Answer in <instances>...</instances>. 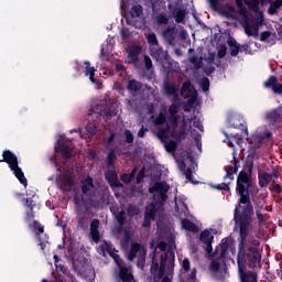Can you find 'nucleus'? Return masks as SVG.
I'll list each match as a JSON object with an SVG mask.
<instances>
[{"instance_id": "1", "label": "nucleus", "mask_w": 282, "mask_h": 282, "mask_svg": "<svg viewBox=\"0 0 282 282\" xmlns=\"http://www.w3.org/2000/svg\"><path fill=\"white\" fill-rule=\"evenodd\" d=\"M153 250V261L160 254L161 267L159 274L154 276V282H173L175 272V235L173 229H163L159 231L156 239H153L150 245Z\"/></svg>"}, {"instance_id": "60", "label": "nucleus", "mask_w": 282, "mask_h": 282, "mask_svg": "<svg viewBox=\"0 0 282 282\" xmlns=\"http://www.w3.org/2000/svg\"><path fill=\"white\" fill-rule=\"evenodd\" d=\"M100 87H101V85L99 84V85L97 86V89H100Z\"/></svg>"}, {"instance_id": "18", "label": "nucleus", "mask_w": 282, "mask_h": 282, "mask_svg": "<svg viewBox=\"0 0 282 282\" xmlns=\"http://www.w3.org/2000/svg\"><path fill=\"white\" fill-rule=\"evenodd\" d=\"M182 228H184V230H188L189 232H197V226L187 219L182 220Z\"/></svg>"}, {"instance_id": "14", "label": "nucleus", "mask_w": 282, "mask_h": 282, "mask_svg": "<svg viewBox=\"0 0 282 282\" xmlns=\"http://www.w3.org/2000/svg\"><path fill=\"white\" fill-rule=\"evenodd\" d=\"M155 216V204H151L145 208V220L143 226L149 227L151 219Z\"/></svg>"}, {"instance_id": "7", "label": "nucleus", "mask_w": 282, "mask_h": 282, "mask_svg": "<svg viewBox=\"0 0 282 282\" xmlns=\"http://www.w3.org/2000/svg\"><path fill=\"white\" fill-rule=\"evenodd\" d=\"M169 184L156 183L154 187H150V193L154 195V199L159 202H164L166 199V193H169Z\"/></svg>"}, {"instance_id": "17", "label": "nucleus", "mask_w": 282, "mask_h": 282, "mask_svg": "<svg viewBox=\"0 0 282 282\" xmlns=\"http://www.w3.org/2000/svg\"><path fill=\"white\" fill-rule=\"evenodd\" d=\"M85 65H86L85 76H89L90 83L96 84V79H94V76L96 74V68L91 67V64H89V62H85Z\"/></svg>"}, {"instance_id": "57", "label": "nucleus", "mask_w": 282, "mask_h": 282, "mask_svg": "<svg viewBox=\"0 0 282 282\" xmlns=\"http://www.w3.org/2000/svg\"><path fill=\"white\" fill-rule=\"evenodd\" d=\"M189 61L191 63H195V57H192Z\"/></svg>"}, {"instance_id": "51", "label": "nucleus", "mask_w": 282, "mask_h": 282, "mask_svg": "<svg viewBox=\"0 0 282 282\" xmlns=\"http://www.w3.org/2000/svg\"><path fill=\"white\" fill-rule=\"evenodd\" d=\"M257 217L259 221H263V215H261V213L257 212Z\"/></svg>"}, {"instance_id": "49", "label": "nucleus", "mask_w": 282, "mask_h": 282, "mask_svg": "<svg viewBox=\"0 0 282 282\" xmlns=\"http://www.w3.org/2000/svg\"><path fill=\"white\" fill-rule=\"evenodd\" d=\"M242 138H245V140H248V128L243 130Z\"/></svg>"}, {"instance_id": "13", "label": "nucleus", "mask_w": 282, "mask_h": 282, "mask_svg": "<svg viewBox=\"0 0 282 282\" xmlns=\"http://www.w3.org/2000/svg\"><path fill=\"white\" fill-rule=\"evenodd\" d=\"M264 87H272L274 94H282V85L278 84V79L271 76L268 82L264 83Z\"/></svg>"}, {"instance_id": "33", "label": "nucleus", "mask_w": 282, "mask_h": 282, "mask_svg": "<svg viewBox=\"0 0 282 282\" xmlns=\"http://www.w3.org/2000/svg\"><path fill=\"white\" fill-rule=\"evenodd\" d=\"M251 144H253L254 147H261V138L258 135L253 137Z\"/></svg>"}, {"instance_id": "42", "label": "nucleus", "mask_w": 282, "mask_h": 282, "mask_svg": "<svg viewBox=\"0 0 282 282\" xmlns=\"http://www.w3.org/2000/svg\"><path fill=\"white\" fill-rule=\"evenodd\" d=\"M256 21H257L258 25H261L263 23V12L258 13V18Z\"/></svg>"}, {"instance_id": "54", "label": "nucleus", "mask_w": 282, "mask_h": 282, "mask_svg": "<svg viewBox=\"0 0 282 282\" xmlns=\"http://www.w3.org/2000/svg\"><path fill=\"white\" fill-rule=\"evenodd\" d=\"M270 135H272L270 132H265V134L261 135V138H270Z\"/></svg>"}, {"instance_id": "9", "label": "nucleus", "mask_w": 282, "mask_h": 282, "mask_svg": "<svg viewBox=\"0 0 282 282\" xmlns=\"http://www.w3.org/2000/svg\"><path fill=\"white\" fill-rule=\"evenodd\" d=\"M253 248H248L247 259L251 261L253 265H259L261 263V253H259V249H257L259 242H256Z\"/></svg>"}, {"instance_id": "10", "label": "nucleus", "mask_w": 282, "mask_h": 282, "mask_svg": "<svg viewBox=\"0 0 282 282\" xmlns=\"http://www.w3.org/2000/svg\"><path fill=\"white\" fill-rule=\"evenodd\" d=\"M236 3L240 9V12H243V3L245 6L257 10L259 6H265V0H253L252 2H250V0H236Z\"/></svg>"}, {"instance_id": "30", "label": "nucleus", "mask_w": 282, "mask_h": 282, "mask_svg": "<svg viewBox=\"0 0 282 282\" xmlns=\"http://www.w3.org/2000/svg\"><path fill=\"white\" fill-rule=\"evenodd\" d=\"M156 21L161 25H166V23H169V19H166V15H164V14L159 15Z\"/></svg>"}, {"instance_id": "36", "label": "nucleus", "mask_w": 282, "mask_h": 282, "mask_svg": "<svg viewBox=\"0 0 282 282\" xmlns=\"http://www.w3.org/2000/svg\"><path fill=\"white\" fill-rule=\"evenodd\" d=\"M131 177H132L131 174L121 175V180H122V182H124V184H129V182H131Z\"/></svg>"}, {"instance_id": "52", "label": "nucleus", "mask_w": 282, "mask_h": 282, "mask_svg": "<svg viewBox=\"0 0 282 282\" xmlns=\"http://www.w3.org/2000/svg\"><path fill=\"white\" fill-rule=\"evenodd\" d=\"M165 91H166V94H175V91H171V88H170V87H166V88H165Z\"/></svg>"}, {"instance_id": "40", "label": "nucleus", "mask_w": 282, "mask_h": 282, "mask_svg": "<svg viewBox=\"0 0 282 282\" xmlns=\"http://www.w3.org/2000/svg\"><path fill=\"white\" fill-rule=\"evenodd\" d=\"M209 270H212L213 272H217V270H219V263L212 262L209 265Z\"/></svg>"}, {"instance_id": "21", "label": "nucleus", "mask_w": 282, "mask_h": 282, "mask_svg": "<svg viewBox=\"0 0 282 282\" xmlns=\"http://www.w3.org/2000/svg\"><path fill=\"white\" fill-rule=\"evenodd\" d=\"M83 193H87V191H91L94 188V180L91 177H87L85 182H83Z\"/></svg>"}, {"instance_id": "53", "label": "nucleus", "mask_w": 282, "mask_h": 282, "mask_svg": "<svg viewBox=\"0 0 282 282\" xmlns=\"http://www.w3.org/2000/svg\"><path fill=\"white\" fill-rule=\"evenodd\" d=\"M64 158H72V153L63 152Z\"/></svg>"}, {"instance_id": "11", "label": "nucleus", "mask_w": 282, "mask_h": 282, "mask_svg": "<svg viewBox=\"0 0 282 282\" xmlns=\"http://www.w3.org/2000/svg\"><path fill=\"white\" fill-rule=\"evenodd\" d=\"M142 52V47L140 46H131L128 51V57L126 63H135L138 61V54Z\"/></svg>"}, {"instance_id": "58", "label": "nucleus", "mask_w": 282, "mask_h": 282, "mask_svg": "<svg viewBox=\"0 0 282 282\" xmlns=\"http://www.w3.org/2000/svg\"><path fill=\"white\" fill-rule=\"evenodd\" d=\"M88 135H94V131H91V132H88Z\"/></svg>"}, {"instance_id": "56", "label": "nucleus", "mask_w": 282, "mask_h": 282, "mask_svg": "<svg viewBox=\"0 0 282 282\" xmlns=\"http://www.w3.org/2000/svg\"><path fill=\"white\" fill-rule=\"evenodd\" d=\"M142 177H143L142 173H140L139 176H138V182H140V178H142Z\"/></svg>"}, {"instance_id": "5", "label": "nucleus", "mask_w": 282, "mask_h": 282, "mask_svg": "<svg viewBox=\"0 0 282 282\" xmlns=\"http://www.w3.org/2000/svg\"><path fill=\"white\" fill-rule=\"evenodd\" d=\"M2 158L3 160H0V162H7L19 182L22 183L23 186H28V178H25L23 171L19 167V159H17V155L12 154L10 150H7L3 152Z\"/></svg>"}, {"instance_id": "20", "label": "nucleus", "mask_w": 282, "mask_h": 282, "mask_svg": "<svg viewBox=\"0 0 282 282\" xmlns=\"http://www.w3.org/2000/svg\"><path fill=\"white\" fill-rule=\"evenodd\" d=\"M131 19H140L142 17V6H134L130 10Z\"/></svg>"}, {"instance_id": "44", "label": "nucleus", "mask_w": 282, "mask_h": 282, "mask_svg": "<svg viewBox=\"0 0 282 282\" xmlns=\"http://www.w3.org/2000/svg\"><path fill=\"white\" fill-rule=\"evenodd\" d=\"M170 113L173 116L174 113H177V105H172L170 107Z\"/></svg>"}, {"instance_id": "39", "label": "nucleus", "mask_w": 282, "mask_h": 282, "mask_svg": "<svg viewBox=\"0 0 282 282\" xmlns=\"http://www.w3.org/2000/svg\"><path fill=\"white\" fill-rule=\"evenodd\" d=\"M115 160H116V154L113 153V151H111L108 154V164H113Z\"/></svg>"}, {"instance_id": "55", "label": "nucleus", "mask_w": 282, "mask_h": 282, "mask_svg": "<svg viewBox=\"0 0 282 282\" xmlns=\"http://www.w3.org/2000/svg\"><path fill=\"white\" fill-rule=\"evenodd\" d=\"M193 170L195 171V169H197V164L192 163Z\"/></svg>"}, {"instance_id": "59", "label": "nucleus", "mask_w": 282, "mask_h": 282, "mask_svg": "<svg viewBox=\"0 0 282 282\" xmlns=\"http://www.w3.org/2000/svg\"><path fill=\"white\" fill-rule=\"evenodd\" d=\"M197 147H198V149H202V144L200 143H197Z\"/></svg>"}, {"instance_id": "26", "label": "nucleus", "mask_w": 282, "mask_h": 282, "mask_svg": "<svg viewBox=\"0 0 282 282\" xmlns=\"http://www.w3.org/2000/svg\"><path fill=\"white\" fill-rule=\"evenodd\" d=\"M90 237L95 243H98L100 241V232L98 230H90Z\"/></svg>"}, {"instance_id": "25", "label": "nucleus", "mask_w": 282, "mask_h": 282, "mask_svg": "<svg viewBox=\"0 0 282 282\" xmlns=\"http://www.w3.org/2000/svg\"><path fill=\"white\" fill-rule=\"evenodd\" d=\"M147 39H148V43H150V45H158V37L155 36L154 33L148 34Z\"/></svg>"}, {"instance_id": "4", "label": "nucleus", "mask_w": 282, "mask_h": 282, "mask_svg": "<svg viewBox=\"0 0 282 282\" xmlns=\"http://www.w3.org/2000/svg\"><path fill=\"white\" fill-rule=\"evenodd\" d=\"M246 261V228L240 225V243L238 252V272L242 282H257V273H245L243 263Z\"/></svg>"}, {"instance_id": "28", "label": "nucleus", "mask_w": 282, "mask_h": 282, "mask_svg": "<svg viewBox=\"0 0 282 282\" xmlns=\"http://www.w3.org/2000/svg\"><path fill=\"white\" fill-rule=\"evenodd\" d=\"M200 87H202L203 91H208V87H210V82L208 80V78H204L202 80Z\"/></svg>"}, {"instance_id": "3", "label": "nucleus", "mask_w": 282, "mask_h": 282, "mask_svg": "<svg viewBox=\"0 0 282 282\" xmlns=\"http://www.w3.org/2000/svg\"><path fill=\"white\" fill-rule=\"evenodd\" d=\"M246 184H248V175L240 173L237 181V193L240 195V204L236 206L235 209V220L239 221V214L241 213L240 219L243 221H250L252 215H254V209L252 205H250V200L248 199V195H246Z\"/></svg>"}, {"instance_id": "24", "label": "nucleus", "mask_w": 282, "mask_h": 282, "mask_svg": "<svg viewBox=\"0 0 282 282\" xmlns=\"http://www.w3.org/2000/svg\"><path fill=\"white\" fill-rule=\"evenodd\" d=\"M128 89L130 91H138L140 89V84L135 80H130V83L128 85Z\"/></svg>"}, {"instance_id": "37", "label": "nucleus", "mask_w": 282, "mask_h": 282, "mask_svg": "<svg viewBox=\"0 0 282 282\" xmlns=\"http://www.w3.org/2000/svg\"><path fill=\"white\" fill-rule=\"evenodd\" d=\"M126 140L128 143L133 142V134L129 130L126 131Z\"/></svg>"}, {"instance_id": "2", "label": "nucleus", "mask_w": 282, "mask_h": 282, "mask_svg": "<svg viewBox=\"0 0 282 282\" xmlns=\"http://www.w3.org/2000/svg\"><path fill=\"white\" fill-rule=\"evenodd\" d=\"M155 124L158 129V138L164 142V148L167 153H175V149H177V143H175V141H169L171 138H173V140H184L188 133L189 135H193V131H195V129H198V131H204V126H202V122L197 118H184L177 133L175 132V127H177V123L169 126L166 122V115L161 113L158 117Z\"/></svg>"}, {"instance_id": "41", "label": "nucleus", "mask_w": 282, "mask_h": 282, "mask_svg": "<svg viewBox=\"0 0 282 282\" xmlns=\"http://www.w3.org/2000/svg\"><path fill=\"white\" fill-rule=\"evenodd\" d=\"M176 163L181 171H184V169H186V163H184L183 160H177Z\"/></svg>"}, {"instance_id": "19", "label": "nucleus", "mask_w": 282, "mask_h": 282, "mask_svg": "<svg viewBox=\"0 0 282 282\" xmlns=\"http://www.w3.org/2000/svg\"><path fill=\"white\" fill-rule=\"evenodd\" d=\"M213 232L209 230H205L200 234V241H203V243H213Z\"/></svg>"}, {"instance_id": "46", "label": "nucleus", "mask_w": 282, "mask_h": 282, "mask_svg": "<svg viewBox=\"0 0 282 282\" xmlns=\"http://www.w3.org/2000/svg\"><path fill=\"white\" fill-rule=\"evenodd\" d=\"M47 243H48L47 241H41V240H40L41 249H42V250H45V248H47Z\"/></svg>"}, {"instance_id": "31", "label": "nucleus", "mask_w": 282, "mask_h": 282, "mask_svg": "<svg viewBox=\"0 0 282 282\" xmlns=\"http://www.w3.org/2000/svg\"><path fill=\"white\" fill-rule=\"evenodd\" d=\"M185 12L184 11H180L177 14H176V23H182V21H184V17H185Z\"/></svg>"}, {"instance_id": "47", "label": "nucleus", "mask_w": 282, "mask_h": 282, "mask_svg": "<svg viewBox=\"0 0 282 282\" xmlns=\"http://www.w3.org/2000/svg\"><path fill=\"white\" fill-rule=\"evenodd\" d=\"M144 128H141L138 132L139 138H144Z\"/></svg>"}, {"instance_id": "48", "label": "nucleus", "mask_w": 282, "mask_h": 282, "mask_svg": "<svg viewBox=\"0 0 282 282\" xmlns=\"http://www.w3.org/2000/svg\"><path fill=\"white\" fill-rule=\"evenodd\" d=\"M212 243H213V242L206 243V246H207V252H208V253L213 252V245H212Z\"/></svg>"}, {"instance_id": "8", "label": "nucleus", "mask_w": 282, "mask_h": 282, "mask_svg": "<svg viewBox=\"0 0 282 282\" xmlns=\"http://www.w3.org/2000/svg\"><path fill=\"white\" fill-rule=\"evenodd\" d=\"M106 180L109 182L116 195H118V191H123L122 184L118 182V174H116V172H107Z\"/></svg>"}, {"instance_id": "38", "label": "nucleus", "mask_w": 282, "mask_h": 282, "mask_svg": "<svg viewBox=\"0 0 282 282\" xmlns=\"http://www.w3.org/2000/svg\"><path fill=\"white\" fill-rule=\"evenodd\" d=\"M117 220L119 223L120 226H122V224H124V212H121L118 216H117Z\"/></svg>"}, {"instance_id": "22", "label": "nucleus", "mask_w": 282, "mask_h": 282, "mask_svg": "<svg viewBox=\"0 0 282 282\" xmlns=\"http://www.w3.org/2000/svg\"><path fill=\"white\" fill-rule=\"evenodd\" d=\"M282 7V0H275L269 8V14H276L279 8Z\"/></svg>"}, {"instance_id": "16", "label": "nucleus", "mask_w": 282, "mask_h": 282, "mask_svg": "<svg viewBox=\"0 0 282 282\" xmlns=\"http://www.w3.org/2000/svg\"><path fill=\"white\" fill-rule=\"evenodd\" d=\"M245 33L247 36H259V25L246 24Z\"/></svg>"}, {"instance_id": "34", "label": "nucleus", "mask_w": 282, "mask_h": 282, "mask_svg": "<svg viewBox=\"0 0 282 282\" xmlns=\"http://www.w3.org/2000/svg\"><path fill=\"white\" fill-rule=\"evenodd\" d=\"M182 265L185 272H188V270H191V261H188V259H184Z\"/></svg>"}, {"instance_id": "43", "label": "nucleus", "mask_w": 282, "mask_h": 282, "mask_svg": "<svg viewBox=\"0 0 282 282\" xmlns=\"http://www.w3.org/2000/svg\"><path fill=\"white\" fill-rule=\"evenodd\" d=\"M33 226L39 230L41 235H43L44 232L43 226H41L39 223H34Z\"/></svg>"}, {"instance_id": "23", "label": "nucleus", "mask_w": 282, "mask_h": 282, "mask_svg": "<svg viewBox=\"0 0 282 282\" xmlns=\"http://www.w3.org/2000/svg\"><path fill=\"white\" fill-rule=\"evenodd\" d=\"M229 45L231 47V56H237L239 54V44L237 42H229Z\"/></svg>"}, {"instance_id": "45", "label": "nucleus", "mask_w": 282, "mask_h": 282, "mask_svg": "<svg viewBox=\"0 0 282 282\" xmlns=\"http://www.w3.org/2000/svg\"><path fill=\"white\" fill-rule=\"evenodd\" d=\"M270 36V32H263L261 35H260V41H265V39H268Z\"/></svg>"}, {"instance_id": "61", "label": "nucleus", "mask_w": 282, "mask_h": 282, "mask_svg": "<svg viewBox=\"0 0 282 282\" xmlns=\"http://www.w3.org/2000/svg\"><path fill=\"white\" fill-rule=\"evenodd\" d=\"M260 208H263V205H261Z\"/></svg>"}, {"instance_id": "15", "label": "nucleus", "mask_w": 282, "mask_h": 282, "mask_svg": "<svg viewBox=\"0 0 282 282\" xmlns=\"http://www.w3.org/2000/svg\"><path fill=\"white\" fill-rule=\"evenodd\" d=\"M270 182H272V174H268V172L259 174V186H261V188H265Z\"/></svg>"}, {"instance_id": "6", "label": "nucleus", "mask_w": 282, "mask_h": 282, "mask_svg": "<svg viewBox=\"0 0 282 282\" xmlns=\"http://www.w3.org/2000/svg\"><path fill=\"white\" fill-rule=\"evenodd\" d=\"M127 258L129 259V261L138 259V268H144V261L147 259V249L144 248V246H141L140 243H132L131 249L127 253Z\"/></svg>"}, {"instance_id": "35", "label": "nucleus", "mask_w": 282, "mask_h": 282, "mask_svg": "<svg viewBox=\"0 0 282 282\" xmlns=\"http://www.w3.org/2000/svg\"><path fill=\"white\" fill-rule=\"evenodd\" d=\"M99 226H100V221L95 219V220H93V223L90 225V230H95L96 231V230H98Z\"/></svg>"}, {"instance_id": "12", "label": "nucleus", "mask_w": 282, "mask_h": 282, "mask_svg": "<svg viewBox=\"0 0 282 282\" xmlns=\"http://www.w3.org/2000/svg\"><path fill=\"white\" fill-rule=\"evenodd\" d=\"M182 96L184 98H193V96H197V90L189 84V82L183 84V88L181 90Z\"/></svg>"}, {"instance_id": "27", "label": "nucleus", "mask_w": 282, "mask_h": 282, "mask_svg": "<svg viewBox=\"0 0 282 282\" xmlns=\"http://www.w3.org/2000/svg\"><path fill=\"white\" fill-rule=\"evenodd\" d=\"M229 12L224 10L223 15L226 17L227 19H232L235 17V9L234 8H228Z\"/></svg>"}, {"instance_id": "50", "label": "nucleus", "mask_w": 282, "mask_h": 282, "mask_svg": "<svg viewBox=\"0 0 282 282\" xmlns=\"http://www.w3.org/2000/svg\"><path fill=\"white\" fill-rule=\"evenodd\" d=\"M158 270V263L153 262L151 267V272H155Z\"/></svg>"}, {"instance_id": "29", "label": "nucleus", "mask_w": 282, "mask_h": 282, "mask_svg": "<svg viewBox=\"0 0 282 282\" xmlns=\"http://www.w3.org/2000/svg\"><path fill=\"white\" fill-rule=\"evenodd\" d=\"M185 177L186 180H188V182H192L193 184H195V178H193V170L187 169L185 172Z\"/></svg>"}, {"instance_id": "32", "label": "nucleus", "mask_w": 282, "mask_h": 282, "mask_svg": "<svg viewBox=\"0 0 282 282\" xmlns=\"http://www.w3.org/2000/svg\"><path fill=\"white\" fill-rule=\"evenodd\" d=\"M144 63H145V67L148 68V69H151V67H153V62H151V57H149V56H144Z\"/></svg>"}]
</instances>
